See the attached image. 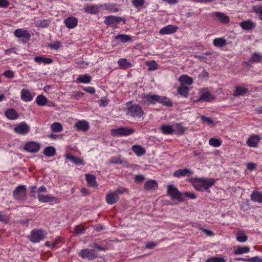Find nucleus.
Here are the masks:
<instances>
[{"mask_svg":"<svg viewBox=\"0 0 262 262\" xmlns=\"http://www.w3.org/2000/svg\"><path fill=\"white\" fill-rule=\"evenodd\" d=\"M158 183L156 181L150 180L145 183L144 185V190L146 191L156 190L158 188Z\"/></svg>","mask_w":262,"mask_h":262,"instance_id":"nucleus-21","label":"nucleus"},{"mask_svg":"<svg viewBox=\"0 0 262 262\" xmlns=\"http://www.w3.org/2000/svg\"><path fill=\"white\" fill-rule=\"evenodd\" d=\"M173 130L175 134L180 135L185 132L186 128L184 127L181 123H176L173 125Z\"/></svg>","mask_w":262,"mask_h":262,"instance_id":"nucleus-32","label":"nucleus"},{"mask_svg":"<svg viewBox=\"0 0 262 262\" xmlns=\"http://www.w3.org/2000/svg\"><path fill=\"white\" fill-rule=\"evenodd\" d=\"M83 90L91 94H93L95 93V89L92 86H88L83 88Z\"/></svg>","mask_w":262,"mask_h":262,"instance_id":"nucleus-62","label":"nucleus"},{"mask_svg":"<svg viewBox=\"0 0 262 262\" xmlns=\"http://www.w3.org/2000/svg\"><path fill=\"white\" fill-rule=\"evenodd\" d=\"M189 88L186 86L181 85L178 88V93L181 96L187 98L188 95Z\"/></svg>","mask_w":262,"mask_h":262,"instance_id":"nucleus-38","label":"nucleus"},{"mask_svg":"<svg viewBox=\"0 0 262 262\" xmlns=\"http://www.w3.org/2000/svg\"><path fill=\"white\" fill-rule=\"evenodd\" d=\"M248 92L249 90L247 88H244L240 86H236L235 87V90L234 92L233 95L235 97L243 96Z\"/></svg>","mask_w":262,"mask_h":262,"instance_id":"nucleus-30","label":"nucleus"},{"mask_svg":"<svg viewBox=\"0 0 262 262\" xmlns=\"http://www.w3.org/2000/svg\"><path fill=\"white\" fill-rule=\"evenodd\" d=\"M29 188L30 189V196L31 197H35V193L36 192V186H31L29 187Z\"/></svg>","mask_w":262,"mask_h":262,"instance_id":"nucleus-63","label":"nucleus"},{"mask_svg":"<svg viewBox=\"0 0 262 262\" xmlns=\"http://www.w3.org/2000/svg\"><path fill=\"white\" fill-rule=\"evenodd\" d=\"M178 29L176 26L169 25L161 28L159 33L162 35H167L176 32Z\"/></svg>","mask_w":262,"mask_h":262,"instance_id":"nucleus-12","label":"nucleus"},{"mask_svg":"<svg viewBox=\"0 0 262 262\" xmlns=\"http://www.w3.org/2000/svg\"><path fill=\"white\" fill-rule=\"evenodd\" d=\"M26 186L19 185L13 191L14 199L18 203H24L27 199Z\"/></svg>","mask_w":262,"mask_h":262,"instance_id":"nucleus-1","label":"nucleus"},{"mask_svg":"<svg viewBox=\"0 0 262 262\" xmlns=\"http://www.w3.org/2000/svg\"><path fill=\"white\" fill-rule=\"evenodd\" d=\"M167 194L172 200H177L180 202L184 201L182 193L180 192L177 187L171 184H169L167 186Z\"/></svg>","mask_w":262,"mask_h":262,"instance_id":"nucleus-3","label":"nucleus"},{"mask_svg":"<svg viewBox=\"0 0 262 262\" xmlns=\"http://www.w3.org/2000/svg\"><path fill=\"white\" fill-rule=\"evenodd\" d=\"M30 241L33 243H39L45 237L43 231L41 229H34L28 236Z\"/></svg>","mask_w":262,"mask_h":262,"instance_id":"nucleus-5","label":"nucleus"},{"mask_svg":"<svg viewBox=\"0 0 262 262\" xmlns=\"http://www.w3.org/2000/svg\"><path fill=\"white\" fill-rule=\"evenodd\" d=\"M51 21L49 19H45L41 20H37L35 21V26L37 27L46 28L47 27Z\"/></svg>","mask_w":262,"mask_h":262,"instance_id":"nucleus-40","label":"nucleus"},{"mask_svg":"<svg viewBox=\"0 0 262 262\" xmlns=\"http://www.w3.org/2000/svg\"><path fill=\"white\" fill-rule=\"evenodd\" d=\"M142 102L147 105L155 104L156 102V95L144 94L142 96Z\"/></svg>","mask_w":262,"mask_h":262,"instance_id":"nucleus-16","label":"nucleus"},{"mask_svg":"<svg viewBox=\"0 0 262 262\" xmlns=\"http://www.w3.org/2000/svg\"><path fill=\"white\" fill-rule=\"evenodd\" d=\"M179 81L181 82V85H190L193 83V79L187 75H183L179 77Z\"/></svg>","mask_w":262,"mask_h":262,"instance_id":"nucleus-23","label":"nucleus"},{"mask_svg":"<svg viewBox=\"0 0 262 262\" xmlns=\"http://www.w3.org/2000/svg\"><path fill=\"white\" fill-rule=\"evenodd\" d=\"M91 77L88 75H81L78 76L76 81L81 83H89L91 82Z\"/></svg>","mask_w":262,"mask_h":262,"instance_id":"nucleus-41","label":"nucleus"},{"mask_svg":"<svg viewBox=\"0 0 262 262\" xmlns=\"http://www.w3.org/2000/svg\"><path fill=\"white\" fill-rule=\"evenodd\" d=\"M182 194L183 196L184 195L185 196L188 197L190 199L195 200L196 199V195L194 193H191L190 192H185L182 193Z\"/></svg>","mask_w":262,"mask_h":262,"instance_id":"nucleus-61","label":"nucleus"},{"mask_svg":"<svg viewBox=\"0 0 262 262\" xmlns=\"http://www.w3.org/2000/svg\"><path fill=\"white\" fill-rule=\"evenodd\" d=\"M201 119L203 122H205L208 125H215L214 121L210 117H207L204 116H201Z\"/></svg>","mask_w":262,"mask_h":262,"instance_id":"nucleus-52","label":"nucleus"},{"mask_svg":"<svg viewBox=\"0 0 262 262\" xmlns=\"http://www.w3.org/2000/svg\"><path fill=\"white\" fill-rule=\"evenodd\" d=\"M64 23L68 28L73 29L77 26L78 20L75 17L70 16L64 19Z\"/></svg>","mask_w":262,"mask_h":262,"instance_id":"nucleus-17","label":"nucleus"},{"mask_svg":"<svg viewBox=\"0 0 262 262\" xmlns=\"http://www.w3.org/2000/svg\"><path fill=\"white\" fill-rule=\"evenodd\" d=\"M261 61H262V54L258 52L254 53L250 59V62L251 63H257Z\"/></svg>","mask_w":262,"mask_h":262,"instance_id":"nucleus-39","label":"nucleus"},{"mask_svg":"<svg viewBox=\"0 0 262 262\" xmlns=\"http://www.w3.org/2000/svg\"><path fill=\"white\" fill-rule=\"evenodd\" d=\"M84 9L86 13L92 14H96L98 13L99 11L98 7L95 5L88 6Z\"/></svg>","mask_w":262,"mask_h":262,"instance_id":"nucleus-37","label":"nucleus"},{"mask_svg":"<svg viewBox=\"0 0 262 262\" xmlns=\"http://www.w3.org/2000/svg\"><path fill=\"white\" fill-rule=\"evenodd\" d=\"M133 6L137 8L142 7L144 3L145 0H132Z\"/></svg>","mask_w":262,"mask_h":262,"instance_id":"nucleus-54","label":"nucleus"},{"mask_svg":"<svg viewBox=\"0 0 262 262\" xmlns=\"http://www.w3.org/2000/svg\"><path fill=\"white\" fill-rule=\"evenodd\" d=\"M214 99V97L211 94V93L209 91L205 90L201 91L199 100L210 102Z\"/></svg>","mask_w":262,"mask_h":262,"instance_id":"nucleus-14","label":"nucleus"},{"mask_svg":"<svg viewBox=\"0 0 262 262\" xmlns=\"http://www.w3.org/2000/svg\"><path fill=\"white\" fill-rule=\"evenodd\" d=\"M110 163L113 164H122V160L121 159L120 156H116L114 157L111 158L110 160Z\"/></svg>","mask_w":262,"mask_h":262,"instance_id":"nucleus-55","label":"nucleus"},{"mask_svg":"<svg viewBox=\"0 0 262 262\" xmlns=\"http://www.w3.org/2000/svg\"><path fill=\"white\" fill-rule=\"evenodd\" d=\"M119 200V197L114 192H110L106 195L105 201L109 205L116 203Z\"/></svg>","mask_w":262,"mask_h":262,"instance_id":"nucleus-18","label":"nucleus"},{"mask_svg":"<svg viewBox=\"0 0 262 262\" xmlns=\"http://www.w3.org/2000/svg\"><path fill=\"white\" fill-rule=\"evenodd\" d=\"M36 102L39 106H44L47 102V99L45 96L40 95L36 97Z\"/></svg>","mask_w":262,"mask_h":262,"instance_id":"nucleus-44","label":"nucleus"},{"mask_svg":"<svg viewBox=\"0 0 262 262\" xmlns=\"http://www.w3.org/2000/svg\"><path fill=\"white\" fill-rule=\"evenodd\" d=\"M195 181L201 183L203 185L204 190L208 193H210L209 188L215 183V180L213 179L196 178Z\"/></svg>","mask_w":262,"mask_h":262,"instance_id":"nucleus-7","label":"nucleus"},{"mask_svg":"<svg viewBox=\"0 0 262 262\" xmlns=\"http://www.w3.org/2000/svg\"><path fill=\"white\" fill-rule=\"evenodd\" d=\"M239 26L244 30H251L256 27V24L250 20H247L241 22Z\"/></svg>","mask_w":262,"mask_h":262,"instance_id":"nucleus-19","label":"nucleus"},{"mask_svg":"<svg viewBox=\"0 0 262 262\" xmlns=\"http://www.w3.org/2000/svg\"><path fill=\"white\" fill-rule=\"evenodd\" d=\"M115 40H119L120 42L125 43L132 41V38L130 36L125 34H119L114 37Z\"/></svg>","mask_w":262,"mask_h":262,"instance_id":"nucleus-33","label":"nucleus"},{"mask_svg":"<svg viewBox=\"0 0 262 262\" xmlns=\"http://www.w3.org/2000/svg\"><path fill=\"white\" fill-rule=\"evenodd\" d=\"M52 130L54 132H60L62 130V127L60 123L54 122L51 125Z\"/></svg>","mask_w":262,"mask_h":262,"instance_id":"nucleus-49","label":"nucleus"},{"mask_svg":"<svg viewBox=\"0 0 262 262\" xmlns=\"http://www.w3.org/2000/svg\"><path fill=\"white\" fill-rule=\"evenodd\" d=\"M214 14L221 23L226 24L229 22V17L223 13L215 12Z\"/></svg>","mask_w":262,"mask_h":262,"instance_id":"nucleus-27","label":"nucleus"},{"mask_svg":"<svg viewBox=\"0 0 262 262\" xmlns=\"http://www.w3.org/2000/svg\"><path fill=\"white\" fill-rule=\"evenodd\" d=\"M226 260L223 257H211L206 260V262H226Z\"/></svg>","mask_w":262,"mask_h":262,"instance_id":"nucleus-51","label":"nucleus"},{"mask_svg":"<svg viewBox=\"0 0 262 262\" xmlns=\"http://www.w3.org/2000/svg\"><path fill=\"white\" fill-rule=\"evenodd\" d=\"M9 216L6 214H2L1 212H0V222L5 224H7L9 222Z\"/></svg>","mask_w":262,"mask_h":262,"instance_id":"nucleus-57","label":"nucleus"},{"mask_svg":"<svg viewBox=\"0 0 262 262\" xmlns=\"http://www.w3.org/2000/svg\"><path fill=\"white\" fill-rule=\"evenodd\" d=\"M118 63L122 68H127L131 66L130 63L125 58L120 59L118 61Z\"/></svg>","mask_w":262,"mask_h":262,"instance_id":"nucleus-47","label":"nucleus"},{"mask_svg":"<svg viewBox=\"0 0 262 262\" xmlns=\"http://www.w3.org/2000/svg\"><path fill=\"white\" fill-rule=\"evenodd\" d=\"M74 230L76 233L81 234L84 233L85 231V228L84 227H80L78 226H76L74 227Z\"/></svg>","mask_w":262,"mask_h":262,"instance_id":"nucleus-59","label":"nucleus"},{"mask_svg":"<svg viewBox=\"0 0 262 262\" xmlns=\"http://www.w3.org/2000/svg\"><path fill=\"white\" fill-rule=\"evenodd\" d=\"M251 199L254 202L262 203V192L253 191L251 194Z\"/></svg>","mask_w":262,"mask_h":262,"instance_id":"nucleus-35","label":"nucleus"},{"mask_svg":"<svg viewBox=\"0 0 262 262\" xmlns=\"http://www.w3.org/2000/svg\"><path fill=\"white\" fill-rule=\"evenodd\" d=\"M144 112L140 105L134 104L127 108L126 115L135 118H140L143 116Z\"/></svg>","mask_w":262,"mask_h":262,"instance_id":"nucleus-2","label":"nucleus"},{"mask_svg":"<svg viewBox=\"0 0 262 262\" xmlns=\"http://www.w3.org/2000/svg\"><path fill=\"white\" fill-rule=\"evenodd\" d=\"M43 153L47 157H52L55 155L56 149L53 146H47L44 149Z\"/></svg>","mask_w":262,"mask_h":262,"instance_id":"nucleus-36","label":"nucleus"},{"mask_svg":"<svg viewBox=\"0 0 262 262\" xmlns=\"http://www.w3.org/2000/svg\"><path fill=\"white\" fill-rule=\"evenodd\" d=\"M236 240L239 243H244L248 240V237L243 233L238 232Z\"/></svg>","mask_w":262,"mask_h":262,"instance_id":"nucleus-50","label":"nucleus"},{"mask_svg":"<svg viewBox=\"0 0 262 262\" xmlns=\"http://www.w3.org/2000/svg\"><path fill=\"white\" fill-rule=\"evenodd\" d=\"M261 138L258 135H252L247 140V144L249 147H255L260 142Z\"/></svg>","mask_w":262,"mask_h":262,"instance_id":"nucleus-20","label":"nucleus"},{"mask_svg":"<svg viewBox=\"0 0 262 262\" xmlns=\"http://www.w3.org/2000/svg\"><path fill=\"white\" fill-rule=\"evenodd\" d=\"M48 47L51 49L57 50L61 47V43L59 41H56L53 43L49 44Z\"/></svg>","mask_w":262,"mask_h":262,"instance_id":"nucleus-53","label":"nucleus"},{"mask_svg":"<svg viewBox=\"0 0 262 262\" xmlns=\"http://www.w3.org/2000/svg\"><path fill=\"white\" fill-rule=\"evenodd\" d=\"M6 117L10 120H15L18 117L17 112L13 108L7 110L5 112Z\"/></svg>","mask_w":262,"mask_h":262,"instance_id":"nucleus-25","label":"nucleus"},{"mask_svg":"<svg viewBox=\"0 0 262 262\" xmlns=\"http://www.w3.org/2000/svg\"><path fill=\"white\" fill-rule=\"evenodd\" d=\"M75 127L77 131L83 132H86L90 128L89 123L84 120L77 121L75 124Z\"/></svg>","mask_w":262,"mask_h":262,"instance_id":"nucleus-13","label":"nucleus"},{"mask_svg":"<svg viewBox=\"0 0 262 262\" xmlns=\"http://www.w3.org/2000/svg\"><path fill=\"white\" fill-rule=\"evenodd\" d=\"M193 173L192 170L188 169H180L175 171L173 173V176L177 178H180L181 177L190 176Z\"/></svg>","mask_w":262,"mask_h":262,"instance_id":"nucleus-15","label":"nucleus"},{"mask_svg":"<svg viewBox=\"0 0 262 262\" xmlns=\"http://www.w3.org/2000/svg\"><path fill=\"white\" fill-rule=\"evenodd\" d=\"M149 71H154L157 69V64L155 60L147 63Z\"/></svg>","mask_w":262,"mask_h":262,"instance_id":"nucleus-58","label":"nucleus"},{"mask_svg":"<svg viewBox=\"0 0 262 262\" xmlns=\"http://www.w3.org/2000/svg\"><path fill=\"white\" fill-rule=\"evenodd\" d=\"M34 59L38 64H40L42 62L44 64H50L53 62L52 59L43 56H36Z\"/></svg>","mask_w":262,"mask_h":262,"instance_id":"nucleus-31","label":"nucleus"},{"mask_svg":"<svg viewBox=\"0 0 262 262\" xmlns=\"http://www.w3.org/2000/svg\"><path fill=\"white\" fill-rule=\"evenodd\" d=\"M209 144L213 147H217L221 146L222 141L218 139L212 138L209 141Z\"/></svg>","mask_w":262,"mask_h":262,"instance_id":"nucleus-48","label":"nucleus"},{"mask_svg":"<svg viewBox=\"0 0 262 262\" xmlns=\"http://www.w3.org/2000/svg\"><path fill=\"white\" fill-rule=\"evenodd\" d=\"M135 132L133 129L127 127H119L111 130V135L113 136H127Z\"/></svg>","mask_w":262,"mask_h":262,"instance_id":"nucleus-6","label":"nucleus"},{"mask_svg":"<svg viewBox=\"0 0 262 262\" xmlns=\"http://www.w3.org/2000/svg\"><path fill=\"white\" fill-rule=\"evenodd\" d=\"M213 43L215 47L221 48L227 44V41L223 38H216L213 40Z\"/></svg>","mask_w":262,"mask_h":262,"instance_id":"nucleus-42","label":"nucleus"},{"mask_svg":"<svg viewBox=\"0 0 262 262\" xmlns=\"http://www.w3.org/2000/svg\"><path fill=\"white\" fill-rule=\"evenodd\" d=\"M79 254L82 258H87L89 260H93L98 257L97 252L93 249H82Z\"/></svg>","mask_w":262,"mask_h":262,"instance_id":"nucleus-8","label":"nucleus"},{"mask_svg":"<svg viewBox=\"0 0 262 262\" xmlns=\"http://www.w3.org/2000/svg\"><path fill=\"white\" fill-rule=\"evenodd\" d=\"M132 149L138 156H142L145 153V150L141 146L138 145H133Z\"/></svg>","mask_w":262,"mask_h":262,"instance_id":"nucleus-34","label":"nucleus"},{"mask_svg":"<svg viewBox=\"0 0 262 262\" xmlns=\"http://www.w3.org/2000/svg\"><path fill=\"white\" fill-rule=\"evenodd\" d=\"M196 180V178L190 179V181L191 182V183L192 184V186L194 187V188L196 190H198L199 191H201V192L203 191L204 189H203V185L202 184H201V183L195 181Z\"/></svg>","mask_w":262,"mask_h":262,"instance_id":"nucleus-46","label":"nucleus"},{"mask_svg":"<svg viewBox=\"0 0 262 262\" xmlns=\"http://www.w3.org/2000/svg\"><path fill=\"white\" fill-rule=\"evenodd\" d=\"M40 148V144L34 141H30L26 143L24 146V149L29 152L36 153Z\"/></svg>","mask_w":262,"mask_h":262,"instance_id":"nucleus-11","label":"nucleus"},{"mask_svg":"<svg viewBox=\"0 0 262 262\" xmlns=\"http://www.w3.org/2000/svg\"><path fill=\"white\" fill-rule=\"evenodd\" d=\"M14 35L19 38H21L24 42H26L30 39L31 35L27 30L23 29H17L14 31Z\"/></svg>","mask_w":262,"mask_h":262,"instance_id":"nucleus-9","label":"nucleus"},{"mask_svg":"<svg viewBox=\"0 0 262 262\" xmlns=\"http://www.w3.org/2000/svg\"><path fill=\"white\" fill-rule=\"evenodd\" d=\"M85 178L88 184L91 187H97V184L96 180V177L91 174H85Z\"/></svg>","mask_w":262,"mask_h":262,"instance_id":"nucleus-28","label":"nucleus"},{"mask_svg":"<svg viewBox=\"0 0 262 262\" xmlns=\"http://www.w3.org/2000/svg\"><path fill=\"white\" fill-rule=\"evenodd\" d=\"M248 262H262V259L260 258L258 256H254L248 258Z\"/></svg>","mask_w":262,"mask_h":262,"instance_id":"nucleus-64","label":"nucleus"},{"mask_svg":"<svg viewBox=\"0 0 262 262\" xmlns=\"http://www.w3.org/2000/svg\"><path fill=\"white\" fill-rule=\"evenodd\" d=\"M161 129L163 134L171 135L174 133L173 127L170 125H165L161 127Z\"/></svg>","mask_w":262,"mask_h":262,"instance_id":"nucleus-43","label":"nucleus"},{"mask_svg":"<svg viewBox=\"0 0 262 262\" xmlns=\"http://www.w3.org/2000/svg\"><path fill=\"white\" fill-rule=\"evenodd\" d=\"M156 102L167 106H171L172 105L171 101L168 98L157 95H156Z\"/></svg>","mask_w":262,"mask_h":262,"instance_id":"nucleus-22","label":"nucleus"},{"mask_svg":"<svg viewBox=\"0 0 262 262\" xmlns=\"http://www.w3.org/2000/svg\"><path fill=\"white\" fill-rule=\"evenodd\" d=\"M104 23L113 28H116L117 25L120 22H123V24L125 23V20L124 18L119 16L114 15H110L106 16L105 18Z\"/></svg>","mask_w":262,"mask_h":262,"instance_id":"nucleus-4","label":"nucleus"},{"mask_svg":"<svg viewBox=\"0 0 262 262\" xmlns=\"http://www.w3.org/2000/svg\"><path fill=\"white\" fill-rule=\"evenodd\" d=\"M29 126L25 122H21L17 124L14 128V132L19 135H26L30 132Z\"/></svg>","mask_w":262,"mask_h":262,"instance_id":"nucleus-10","label":"nucleus"},{"mask_svg":"<svg viewBox=\"0 0 262 262\" xmlns=\"http://www.w3.org/2000/svg\"><path fill=\"white\" fill-rule=\"evenodd\" d=\"M3 75L6 77L11 79L14 77V72L11 70H7L4 73Z\"/></svg>","mask_w":262,"mask_h":262,"instance_id":"nucleus-60","label":"nucleus"},{"mask_svg":"<svg viewBox=\"0 0 262 262\" xmlns=\"http://www.w3.org/2000/svg\"><path fill=\"white\" fill-rule=\"evenodd\" d=\"M38 201L42 203H48L56 201V198L51 196L50 195H42L39 193L38 194Z\"/></svg>","mask_w":262,"mask_h":262,"instance_id":"nucleus-24","label":"nucleus"},{"mask_svg":"<svg viewBox=\"0 0 262 262\" xmlns=\"http://www.w3.org/2000/svg\"><path fill=\"white\" fill-rule=\"evenodd\" d=\"M21 99L25 102L30 101L33 99V96L27 89H23L21 91Z\"/></svg>","mask_w":262,"mask_h":262,"instance_id":"nucleus-26","label":"nucleus"},{"mask_svg":"<svg viewBox=\"0 0 262 262\" xmlns=\"http://www.w3.org/2000/svg\"><path fill=\"white\" fill-rule=\"evenodd\" d=\"M250 251L249 247H237L234 251V253L236 255H240L244 253H248Z\"/></svg>","mask_w":262,"mask_h":262,"instance_id":"nucleus-45","label":"nucleus"},{"mask_svg":"<svg viewBox=\"0 0 262 262\" xmlns=\"http://www.w3.org/2000/svg\"><path fill=\"white\" fill-rule=\"evenodd\" d=\"M108 99L107 97H102L101 100L99 101V104L100 106L104 107L106 106L108 103Z\"/></svg>","mask_w":262,"mask_h":262,"instance_id":"nucleus-56","label":"nucleus"},{"mask_svg":"<svg viewBox=\"0 0 262 262\" xmlns=\"http://www.w3.org/2000/svg\"><path fill=\"white\" fill-rule=\"evenodd\" d=\"M65 157L66 159L69 160L75 165H78L80 164H83V160L78 157L70 154H66Z\"/></svg>","mask_w":262,"mask_h":262,"instance_id":"nucleus-29","label":"nucleus"}]
</instances>
